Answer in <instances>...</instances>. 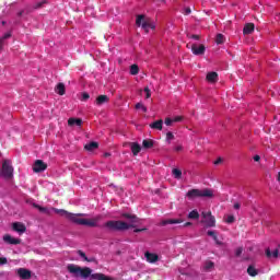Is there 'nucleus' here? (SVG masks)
I'll return each instance as SVG.
<instances>
[{
  "label": "nucleus",
  "mask_w": 280,
  "mask_h": 280,
  "mask_svg": "<svg viewBox=\"0 0 280 280\" xmlns=\"http://www.w3.org/2000/svg\"><path fill=\"white\" fill-rule=\"evenodd\" d=\"M122 218L128 220V222L124 221H108L105 226L107 229H110L112 231H128V229H137L139 224L141 223V220H139L136 215L124 213Z\"/></svg>",
  "instance_id": "f257e3e1"
},
{
  "label": "nucleus",
  "mask_w": 280,
  "mask_h": 280,
  "mask_svg": "<svg viewBox=\"0 0 280 280\" xmlns=\"http://www.w3.org/2000/svg\"><path fill=\"white\" fill-rule=\"evenodd\" d=\"M57 213H60V215H63L65 218H67L68 220H70V222H73L74 224H79L81 226H97V224H100V221L102 220L101 215L94 217L92 219H82V213L79 214H73L70 213L66 210H56Z\"/></svg>",
  "instance_id": "f03ea898"
},
{
  "label": "nucleus",
  "mask_w": 280,
  "mask_h": 280,
  "mask_svg": "<svg viewBox=\"0 0 280 280\" xmlns=\"http://www.w3.org/2000/svg\"><path fill=\"white\" fill-rule=\"evenodd\" d=\"M136 24L138 25V27H142L144 32H150V30H154L156 27L154 20L145 15H138L136 20Z\"/></svg>",
  "instance_id": "7ed1b4c3"
},
{
  "label": "nucleus",
  "mask_w": 280,
  "mask_h": 280,
  "mask_svg": "<svg viewBox=\"0 0 280 280\" xmlns=\"http://www.w3.org/2000/svg\"><path fill=\"white\" fill-rule=\"evenodd\" d=\"M214 194L211 189H191L187 192V198L194 200V198H213Z\"/></svg>",
  "instance_id": "20e7f679"
},
{
  "label": "nucleus",
  "mask_w": 280,
  "mask_h": 280,
  "mask_svg": "<svg viewBox=\"0 0 280 280\" xmlns=\"http://www.w3.org/2000/svg\"><path fill=\"white\" fill-rule=\"evenodd\" d=\"M68 270L71 272V275H74V277H82V279H86L88 277H91V268H80L75 265H68Z\"/></svg>",
  "instance_id": "39448f33"
},
{
  "label": "nucleus",
  "mask_w": 280,
  "mask_h": 280,
  "mask_svg": "<svg viewBox=\"0 0 280 280\" xmlns=\"http://www.w3.org/2000/svg\"><path fill=\"white\" fill-rule=\"evenodd\" d=\"M14 168L12 167V162L4 160L2 163V171L0 172V176H2V178H12Z\"/></svg>",
  "instance_id": "423d86ee"
},
{
  "label": "nucleus",
  "mask_w": 280,
  "mask_h": 280,
  "mask_svg": "<svg viewBox=\"0 0 280 280\" xmlns=\"http://www.w3.org/2000/svg\"><path fill=\"white\" fill-rule=\"evenodd\" d=\"M201 215L203 218V224H206V226H215V217L211 215V211H202Z\"/></svg>",
  "instance_id": "0eeeda50"
},
{
  "label": "nucleus",
  "mask_w": 280,
  "mask_h": 280,
  "mask_svg": "<svg viewBox=\"0 0 280 280\" xmlns=\"http://www.w3.org/2000/svg\"><path fill=\"white\" fill-rule=\"evenodd\" d=\"M45 170H47V164L45 162H43L42 160L35 161V163L33 165V171L36 174H38L40 172H45Z\"/></svg>",
  "instance_id": "6e6552de"
},
{
  "label": "nucleus",
  "mask_w": 280,
  "mask_h": 280,
  "mask_svg": "<svg viewBox=\"0 0 280 280\" xmlns=\"http://www.w3.org/2000/svg\"><path fill=\"white\" fill-rule=\"evenodd\" d=\"M191 51L195 54V56H202L205 54V45H192Z\"/></svg>",
  "instance_id": "1a4fd4ad"
},
{
  "label": "nucleus",
  "mask_w": 280,
  "mask_h": 280,
  "mask_svg": "<svg viewBox=\"0 0 280 280\" xmlns=\"http://www.w3.org/2000/svg\"><path fill=\"white\" fill-rule=\"evenodd\" d=\"M144 257H145L147 261H149V264H154V262L159 261V255L152 254L150 252H147L144 254Z\"/></svg>",
  "instance_id": "9d476101"
},
{
  "label": "nucleus",
  "mask_w": 280,
  "mask_h": 280,
  "mask_svg": "<svg viewBox=\"0 0 280 280\" xmlns=\"http://www.w3.org/2000/svg\"><path fill=\"white\" fill-rule=\"evenodd\" d=\"M206 80L210 84H215V82H218V73L217 72H208Z\"/></svg>",
  "instance_id": "9b49d317"
},
{
  "label": "nucleus",
  "mask_w": 280,
  "mask_h": 280,
  "mask_svg": "<svg viewBox=\"0 0 280 280\" xmlns=\"http://www.w3.org/2000/svg\"><path fill=\"white\" fill-rule=\"evenodd\" d=\"M18 275L21 279H30L32 277V272L23 268L18 269Z\"/></svg>",
  "instance_id": "f8f14e48"
},
{
  "label": "nucleus",
  "mask_w": 280,
  "mask_h": 280,
  "mask_svg": "<svg viewBox=\"0 0 280 280\" xmlns=\"http://www.w3.org/2000/svg\"><path fill=\"white\" fill-rule=\"evenodd\" d=\"M162 226H165L167 224H183L182 219H166L161 222Z\"/></svg>",
  "instance_id": "ddd939ff"
},
{
  "label": "nucleus",
  "mask_w": 280,
  "mask_h": 280,
  "mask_svg": "<svg viewBox=\"0 0 280 280\" xmlns=\"http://www.w3.org/2000/svg\"><path fill=\"white\" fill-rule=\"evenodd\" d=\"M3 241L7 244H21V241L19 238H14V237L10 236V234H5L3 236Z\"/></svg>",
  "instance_id": "4468645a"
},
{
  "label": "nucleus",
  "mask_w": 280,
  "mask_h": 280,
  "mask_svg": "<svg viewBox=\"0 0 280 280\" xmlns=\"http://www.w3.org/2000/svg\"><path fill=\"white\" fill-rule=\"evenodd\" d=\"M13 231L16 233H25V225L23 223L15 222L13 223Z\"/></svg>",
  "instance_id": "2eb2a0df"
},
{
  "label": "nucleus",
  "mask_w": 280,
  "mask_h": 280,
  "mask_svg": "<svg viewBox=\"0 0 280 280\" xmlns=\"http://www.w3.org/2000/svg\"><path fill=\"white\" fill-rule=\"evenodd\" d=\"M253 32H255V24L253 23L246 24L243 30V34L248 35V34H253Z\"/></svg>",
  "instance_id": "dca6fc26"
},
{
  "label": "nucleus",
  "mask_w": 280,
  "mask_h": 280,
  "mask_svg": "<svg viewBox=\"0 0 280 280\" xmlns=\"http://www.w3.org/2000/svg\"><path fill=\"white\" fill-rule=\"evenodd\" d=\"M108 102V97L106 95H100L96 98V106H103V104H106Z\"/></svg>",
  "instance_id": "f3484780"
},
{
  "label": "nucleus",
  "mask_w": 280,
  "mask_h": 280,
  "mask_svg": "<svg viewBox=\"0 0 280 280\" xmlns=\"http://www.w3.org/2000/svg\"><path fill=\"white\" fill-rule=\"evenodd\" d=\"M153 130H163V120H156L150 125Z\"/></svg>",
  "instance_id": "a211bd4d"
},
{
  "label": "nucleus",
  "mask_w": 280,
  "mask_h": 280,
  "mask_svg": "<svg viewBox=\"0 0 280 280\" xmlns=\"http://www.w3.org/2000/svg\"><path fill=\"white\" fill-rule=\"evenodd\" d=\"M91 279L95 280H113V278L106 277L104 273H93Z\"/></svg>",
  "instance_id": "6ab92c4d"
},
{
  "label": "nucleus",
  "mask_w": 280,
  "mask_h": 280,
  "mask_svg": "<svg viewBox=\"0 0 280 280\" xmlns=\"http://www.w3.org/2000/svg\"><path fill=\"white\" fill-rule=\"evenodd\" d=\"M215 264H213V261L211 260H207L203 265V269L206 270V272H211V270H213Z\"/></svg>",
  "instance_id": "aec40b11"
},
{
  "label": "nucleus",
  "mask_w": 280,
  "mask_h": 280,
  "mask_svg": "<svg viewBox=\"0 0 280 280\" xmlns=\"http://www.w3.org/2000/svg\"><path fill=\"white\" fill-rule=\"evenodd\" d=\"M247 273L249 275V277H257V275H259V270H257V268H255V266L250 265L247 268Z\"/></svg>",
  "instance_id": "412c9836"
},
{
  "label": "nucleus",
  "mask_w": 280,
  "mask_h": 280,
  "mask_svg": "<svg viewBox=\"0 0 280 280\" xmlns=\"http://www.w3.org/2000/svg\"><path fill=\"white\" fill-rule=\"evenodd\" d=\"M56 93L58 95H65L66 89H65V83H58L57 86L55 88Z\"/></svg>",
  "instance_id": "4be33fe9"
},
{
  "label": "nucleus",
  "mask_w": 280,
  "mask_h": 280,
  "mask_svg": "<svg viewBox=\"0 0 280 280\" xmlns=\"http://www.w3.org/2000/svg\"><path fill=\"white\" fill-rule=\"evenodd\" d=\"M68 126H82V119H80V118H70L68 120Z\"/></svg>",
  "instance_id": "5701e85b"
},
{
  "label": "nucleus",
  "mask_w": 280,
  "mask_h": 280,
  "mask_svg": "<svg viewBox=\"0 0 280 280\" xmlns=\"http://www.w3.org/2000/svg\"><path fill=\"white\" fill-rule=\"evenodd\" d=\"M98 144L97 142H90L88 144H85V150H88V152H93L95 150H97Z\"/></svg>",
  "instance_id": "b1692460"
},
{
  "label": "nucleus",
  "mask_w": 280,
  "mask_h": 280,
  "mask_svg": "<svg viewBox=\"0 0 280 280\" xmlns=\"http://www.w3.org/2000/svg\"><path fill=\"white\" fill-rule=\"evenodd\" d=\"M266 255L267 257L277 259V257H279V249H273L272 252H270V249H267Z\"/></svg>",
  "instance_id": "393cba45"
},
{
  "label": "nucleus",
  "mask_w": 280,
  "mask_h": 280,
  "mask_svg": "<svg viewBox=\"0 0 280 280\" xmlns=\"http://www.w3.org/2000/svg\"><path fill=\"white\" fill-rule=\"evenodd\" d=\"M172 174H173L174 178H176L177 180H180V178L183 176V172L178 168H173Z\"/></svg>",
  "instance_id": "a878e982"
},
{
  "label": "nucleus",
  "mask_w": 280,
  "mask_h": 280,
  "mask_svg": "<svg viewBox=\"0 0 280 280\" xmlns=\"http://www.w3.org/2000/svg\"><path fill=\"white\" fill-rule=\"evenodd\" d=\"M189 220H198L200 218V213H198V210H192L188 214Z\"/></svg>",
  "instance_id": "bb28decb"
},
{
  "label": "nucleus",
  "mask_w": 280,
  "mask_h": 280,
  "mask_svg": "<svg viewBox=\"0 0 280 280\" xmlns=\"http://www.w3.org/2000/svg\"><path fill=\"white\" fill-rule=\"evenodd\" d=\"M207 235L209 237H212V240L217 243V244H220V241H218V234L215 233V231H208L207 232Z\"/></svg>",
  "instance_id": "cd10ccee"
},
{
  "label": "nucleus",
  "mask_w": 280,
  "mask_h": 280,
  "mask_svg": "<svg viewBox=\"0 0 280 280\" xmlns=\"http://www.w3.org/2000/svg\"><path fill=\"white\" fill-rule=\"evenodd\" d=\"M131 151L133 154L137 156L139 152H141V147L138 143H132L131 144Z\"/></svg>",
  "instance_id": "c85d7f7f"
},
{
  "label": "nucleus",
  "mask_w": 280,
  "mask_h": 280,
  "mask_svg": "<svg viewBox=\"0 0 280 280\" xmlns=\"http://www.w3.org/2000/svg\"><path fill=\"white\" fill-rule=\"evenodd\" d=\"M226 224H233L235 222V217L233 214H228L224 218Z\"/></svg>",
  "instance_id": "c756f323"
},
{
  "label": "nucleus",
  "mask_w": 280,
  "mask_h": 280,
  "mask_svg": "<svg viewBox=\"0 0 280 280\" xmlns=\"http://www.w3.org/2000/svg\"><path fill=\"white\" fill-rule=\"evenodd\" d=\"M138 73H139V66L132 65V66L130 67V74H131V75H137Z\"/></svg>",
  "instance_id": "7c9ffc66"
},
{
  "label": "nucleus",
  "mask_w": 280,
  "mask_h": 280,
  "mask_svg": "<svg viewBox=\"0 0 280 280\" xmlns=\"http://www.w3.org/2000/svg\"><path fill=\"white\" fill-rule=\"evenodd\" d=\"M136 108H137V110L140 109L142 113H148V107L145 105H143L142 103H138L136 105Z\"/></svg>",
  "instance_id": "2f4dec72"
},
{
  "label": "nucleus",
  "mask_w": 280,
  "mask_h": 280,
  "mask_svg": "<svg viewBox=\"0 0 280 280\" xmlns=\"http://www.w3.org/2000/svg\"><path fill=\"white\" fill-rule=\"evenodd\" d=\"M215 43L217 45H222V43H224V35L218 34L215 38Z\"/></svg>",
  "instance_id": "473e14b6"
},
{
  "label": "nucleus",
  "mask_w": 280,
  "mask_h": 280,
  "mask_svg": "<svg viewBox=\"0 0 280 280\" xmlns=\"http://www.w3.org/2000/svg\"><path fill=\"white\" fill-rule=\"evenodd\" d=\"M174 133L172 131L166 132V142L172 143L174 141Z\"/></svg>",
  "instance_id": "72a5a7b5"
},
{
  "label": "nucleus",
  "mask_w": 280,
  "mask_h": 280,
  "mask_svg": "<svg viewBox=\"0 0 280 280\" xmlns=\"http://www.w3.org/2000/svg\"><path fill=\"white\" fill-rule=\"evenodd\" d=\"M143 148H152L154 145V142L152 140H143L142 142Z\"/></svg>",
  "instance_id": "f704fd0d"
},
{
  "label": "nucleus",
  "mask_w": 280,
  "mask_h": 280,
  "mask_svg": "<svg viewBox=\"0 0 280 280\" xmlns=\"http://www.w3.org/2000/svg\"><path fill=\"white\" fill-rule=\"evenodd\" d=\"M164 124H165L166 126H172V124H174V119H173V118H166L165 121H164Z\"/></svg>",
  "instance_id": "c9c22d12"
},
{
  "label": "nucleus",
  "mask_w": 280,
  "mask_h": 280,
  "mask_svg": "<svg viewBox=\"0 0 280 280\" xmlns=\"http://www.w3.org/2000/svg\"><path fill=\"white\" fill-rule=\"evenodd\" d=\"M5 264H8V258L0 257V266H5Z\"/></svg>",
  "instance_id": "e433bc0d"
},
{
  "label": "nucleus",
  "mask_w": 280,
  "mask_h": 280,
  "mask_svg": "<svg viewBox=\"0 0 280 280\" xmlns=\"http://www.w3.org/2000/svg\"><path fill=\"white\" fill-rule=\"evenodd\" d=\"M10 36H12V33H5L4 36L1 38V43H3V40H5L7 38H10Z\"/></svg>",
  "instance_id": "4c0bfd02"
},
{
  "label": "nucleus",
  "mask_w": 280,
  "mask_h": 280,
  "mask_svg": "<svg viewBox=\"0 0 280 280\" xmlns=\"http://www.w3.org/2000/svg\"><path fill=\"white\" fill-rule=\"evenodd\" d=\"M144 93H145V97H147V100H149V97H151V93H150V89L149 88H145L144 89Z\"/></svg>",
  "instance_id": "58836bf2"
},
{
  "label": "nucleus",
  "mask_w": 280,
  "mask_h": 280,
  "mask_svg": "<svg viewBox=\"0 0 280 280\" xmlns=\"http://www.w3.org/2000/svg\"><path fill=\"white\" fill-rule=\"evenodd\" d=\"M183 121V116H176L173 118V122Z\"/></svg>",
  "instance_id": "ea45409f"
},
{
  "label": "nucleus",
  "mask_w": 280,
  "mask_h": 280,
  "mask_svg": "<svg viewBox=\"0 0 280 280\" xmlns=\"http://www.w3.org/2000/svg\"><path fill=\"white\" fill-rule=\"evenodd\" d=\"M175 152H183V145L178 144L174 148Z\"/></svg>",
  "instance_id": "a19ab883"
},
{
  "label": "nucleus",
  "mask_w": 280,
  "mask_h": 280,
  "mask_svg": "<svg viewBox=\"0 0 280 280\" xmlns=\"http://www.w3.org/2000/svg\"><path fill=\"white\" fill-rule=\"evenodd\" d=\"M42 213H47V208H43L40 206H35Z\"/></svg>",
  "instance_id": "79ce46f5"
},
{
  "label": "nucleus",
  "mask_w": 280,
  "mask_h": 280,
  "mask_svg": "<svg viewBox=\"0 0 280 280\" xmlns=\"http://www.w3.org/2000/svg\"><path fill=\"white\" fill-rule=\"evenodd\" d=\"M89 97H90V96H89V93H83V94H82V101H83V102H86V100H89Z\"/></svg>",
  "instance_id": "37998d69"
},
{
  "label": "nucleus",
  "mask_w": 280,
  "mask_h": 280,
  "mask_svg": "<svg viewBox=\"0 0 280 280\" xmlns=\"http://www.w3.org/2000/svg\"><path fill=\"white\" fill-rule=\"evenodd\" d=\"M80 257L84 258L85 261H89V259L86 258V255L82 252H79Z\"/></svg>",
  "instance_id": "c03bdc74"
},
{
  "label": "nucleus",
  "mask_w": 280,
  "mask_h": 280,
  "mask_svg": "<svg viewBox=\"0 0 280 280\" xmlns=\"http://www.w3.org/2000/svg\"><path fill=\"white\" fill-rule=\"evenodd\" d=\"M222 163V158H219L217 161H214V165H220Z\"/></svg>",
  "instance_id": "a18cd8bd"
},
{
  "label": "nucleus",
  "mask_w": 280,
  "mask_h": 280,
  "mask_svg": "<svg viewBox=\"0 0 280 280\" xmlns=\"http://www.w3.org/2000/svg\"><path fill=\"white\" fill-rule=\"evenodd\" d=\"M236 255L240 257L242 255V248L236 249Z\"/></svg>",
  "instance_id": "49530a36"
},
{
  "label": "nucleus",
  "mask_w": 280,
  "mask_h": 280,
  "mask_svg": "<svg viewBox=\"0 0 280 280\" xmlns=\"http://www.w3.org/2000/svg\"><path fill=\"white\" fill-rule=\"evenodd\" d=\"M260 159H261V158H260L259 155H255V156H254V161H256V162H259Z\"/></svg>",
  "instance_id": "de8ad7c7"
},
{
  "label": "nucleus",
  "mask_w": 280,
  "mask_h": 280,
  "mask_svg": "<svg viewBox=\"0 0 280 280\" xmlns=\"http://www.w3.org/2000/svg\"><path fill=\"white\" fill-rule=\"evenodd\" d=\"M185 12H186V14H191V9L186 8V9H185Z\"/></svg>",
  "instance_id": "09e8293b"
},
{
  "label": "nucleus",
  "mask_w": 280,
  "mask_h": 280,
  "mask_svg": "<svg viewBox=\"0 0 280 280\" xmlns=\"http://www.w3.org/2000/svg\"><path fill=\"white\" fill-rule=\"evenodd\" d=\"M141 231H145V229H136L135 233H141Z\"/></svg>",
  "instance_id": "8fccbe9b"
},
{
  "label": "nucleus",
  "mask_w": 280,
  "mask_h": 280,
  "mask_svg": "<svg viewBox=\"0 0 280 280\" xmlns=\"http://www.w3.org/2000/svg\"><path fill=\"white\" fill-rule=\"evenodd\" d=\"M184 226H191V222H186Z\"/></svg>",
  "instance_id": "3c124183"
},
{
  "label": "nucleus",
  "mask_w": 280,
  "mask_h": 280,
  "mask_svg": "<svg viewBox=\"0 0 280 280\" xmlns=\"http://www.w3.org/2000/svg\"><path fill=\"white\" fill-rule=\"evenodd\" d=\"M234 209H240V203H235Z\"/></svg>",
  "instance_id": "603ef678"
},
{
  "label": "nucleus",
  "mask_w": 280,
  "mask_h": 280,
  "mask_svg": "<svg viewBox=\"0 0 280 280\" xmlns=\"http://www.w3.org/2000/svg\"><path fill=\"white\" fill-rule=\"evenodd\" d=\"M192 38H195L196 40H198V35H194Z\"/></svg>",
  "instance_id": "864d4df0"
}]
</instances>
